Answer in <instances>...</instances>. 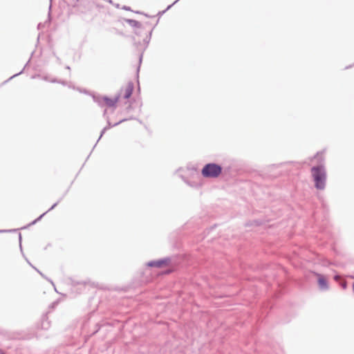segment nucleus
I'll list each match as a JSON object with an SVG mask.
<instances>
[{"instance_id": "1", "label": "nucleus", "mask_w": 354, "mask_h": 354, "mask_svg": "<svg viewBox=\"0 0 354 354\" xmlns=\"http://www.w3.org/2000/svg\"><path fill=\"white\" fill-rule=\"evenodd\" d=\"M311 174L317 189H324L326 187V172L322 165L313 167L311 169Z\"/></svg>"}, {"instance_id": "2", "label": "nucleus", "mask_w": 354, "mask_h": 354, "mask_svg": "<svg viewBox=\"0 0 354 354\" xmlns=\"http://www.w3.org/2000/svg\"><path fill=\"white\" fill-rule=\"evenodd\" d=\"M221 171L222 168L221 166L209 163L203 168L201 172L202 175L205 178H216L221 174Z\"/></svg>"}, {"instance_id": "3", "label": "nucleus", "mask_w": 354, "mask_h": 354, "mask_svg": "<svg viewBox=\"0 0 354 354\" xmlns=\"http://www.w3.org/2000/svg\"><path fill=\"white\" fill-rule=\"evenodd\" d=\"M133 91V84L131 82H127L122 86L120 91V96H122L125 99H128L131 97Z\"/></svg>"}, {"instance_id": "4", "label": "nucleus", "mask_w": 354, "mask_h": 354, "mask_svg": "<svg viewBox=\"0 0 354 354\" xmlns=\"http://www.w3.org/2000/svg\"><path fill=\"white\" fill-rule=\"evenodd\" d=\"M119 97H109L107 96H103L100 98V102L102 104L109 106V107H113L115 106L118 101Z\"/></svg>"}, {"instance_id": "5", "label": "nucleus", "mask_w": 354, "mask_h": 354, "mask_svg": "<svg viewBox=\"0 0 354 354\" xmlns=\"http://www.w3.org/2000/svg\"><path fill=\"white\" fill-rule=\"evenodd\" d=\"M167 265V261L161 260V261H150L147 263V266L149 267H163Z\"/></svg>"}, {"instance_id": "6", "label": "nucleus", "mask_w": 354, "mask_h": 354, "mask_svg": "<svg viewBox=\"0 0 354 354\" xmlns=\"http://www.w3.org/2000/svg\"><path fill=\"white\" fill-rule=\"evenodd\" d=\"M317 277L319 287L323 289L326 288L328 287V284L326 278L321 274H318Z\"/></svg>"}, {"instance_id": "7", "label": "nucleus", "mask_w": 354, "mask_h": 354, "mask_svg": "<svg viewBox=\"0 0 354 354\" xmlns=\"http://www.w3.org/2000/svg\"><path fill=\"white\" fill-rule=\"evenodd\" d=\"M313 159H315L317 160V162H322L324 160V156L322 152L317 153L314 157Z\"/></svg>"}]
</instances>
